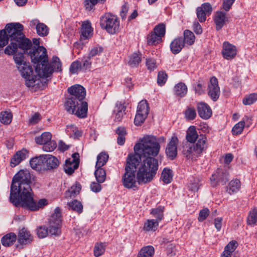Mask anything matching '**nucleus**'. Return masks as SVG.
<instances>
[{"label": "nucleus", "mask_w": 257, "mask_h": 257, "mask_svg": "<svg viewBox=\"0 0 257 257\" xmlns=\"http://www.w3.org/2000/svg\"><path fill=\"white\" fill-rule=\"evenodd\" d=\"M31 176L27 170H20L13 177L11 185L10 201L16 207L31 211L38 210L47 204L46 199L38 201L33 198L30 186Z\"/></svg>", "instance_id": "f257e3e1"}, {"label": "nucleus", "mask_w": 257, "mask_h": 257, "mask_svg": "<svg viewBox=\"0 0 257 257\" xmlns=\"http://www.w3.org/2000/svg\"><path fill=\"white\" fill-rule=\"evenodd\" d=\"M141 157V165L136 178L139 184H146L151 182L157 174L159 168L158 160L154 157Z\"/></svg>", "instance_id": "f03ea898"}, {"label": "nucleus", "mask_w": 257, "mask_h": 257, "mask_svg": "<svg viewBox=\"0 0 257 257\" xmlns=\"http://www.w3.org/2000/svg\"><path fill=\"white\" fill-rule=\"evenodd\" d=\"M160 145L157 138L153 136H144L141 140V143L134 146V154H138L142 157H156L160 150ZM141 160V159H140Z\"/></svg>", "instance_id": "7ed1b4c3"}, {"label": "nucleus", "mask_w": 257, "mask_h": 257, "mask_svg": "<svg viewBox=\"0 0 257 257\" xmlns=\"http://www.w3.org/2000/svg\"><path fill=\"white\" fill-rule=\"evenodd\" d=\"M140 157L138 154L128 155L125 167V173L122 176V181L123 186L127 188L136 187V172L137 167L140 164Z\"/></svg>", "instance_id": "20e7f679"}, {"label": "nucleus", "mask_w": 257, "mask_h": 257, "mask_svg": "<svg viewBox=\"0 0 257 257\" xmlns=\"http://www.w3.org/2000/svg\"><path fill=\"white\" fill-rule=\"evenodd\" d=\"M69 95L67 97L65 103V109L68 112H73V109L78 105V102L84 101L86 90L80 84H75L67 89Z\"/></svg>", "instance_id": "39448f33"}, {"label": "nucleus", "mask_w": 257, "mask_h": 257, "mask_svg": "<svg viewBox=\"0 0 257 257\" xmlns=\"http://www.w3.org/2000/svg\"><path fill=\"white\" fill-rule=\"evenodd\" d=\"M62 64L58 57H53L50 64L48 61L44 64V66H36L35 71L38 75L42 78L49 77L54 71L61 72L62 70Z\"/></svg>", "instance_id": "423d86ee"}, {"label": "nucleus", "mask_w": 257, "mask_h": 257, "mask_svg": "<svg viewBox=\"0 0 257 257\" xmlns=\"http://www.w3.org/2000/svg\"><path fill=\"white\" fill-rule=\"evenodd\" d=\"M100 25L108 33L114 34L119 29V21L116 16L107 13L100 18Z\"/></svg>", "instance_id": "0eeeda50"}, {"label": "nucleus", "mask_w": 257, "mask_h": 257, "mask_svg": "<svg viewBox=\"0 0 257 257\" xmlns=\"http://www.w3.org/2000/svg\"><path fill=\"white\" fill-rule=\"evenodd\" d=\"M62 219L61 209L57 207L54 210V213L50 216L48 221L49 234L51 236H59L61 234Z\"/></svg>", "instance_id": "6e6552de"}, {"label": "nucleus", "mask_w": 257, "mask_h": 257, "mask_svg": "<svg viewBox=\"0 0 257 257\" xmlns=\"http://www.w3.org/2000/svg\"><path fill=\"white\" fill-rule=\"evenodd\" d=\"M229 174L225 169H218L210 178L212 186L215 187L218 184L225 185L228 181Z\"/></svg>", "instance_id": "1a4fd4ad"}, {"label": "nucleus", "mask_w": 257, "mask_h": 257, "mask_svg": "<svg viewBox=\"0 0 257 257\" xmlns=\"http://www.w3.org/2000/svg\"><path fill=\"white\" fill-rule=\"evenodd\" d=\"M208 94L213 101H216L219 97L220 88L217 79L215 77H212L210 78L208 86Z\"/></svg>", "instance_id": "9d476101"}, {"label": "nucleus", "mask_w": 257, "mask_h": 257, "mask_svg": "<svg viewBox=\"0 0 257 257\" xmlns=\"http://www.w3.org/2000/svg\"><path fill=\"white\" fill-rule=\"evenodd\" d=\"M212 11L211 5L208 3H205L196 9V15L199 21L204 22L206 20V16H209Z\"/></svg>", "instance_id": "9b49d317"}, {"label": "nucleus", "mask_w": 257, "mask_h": 257, "mask_svg": "<svg viewBox=\"0 0 257 257\" xmlns=\"http://www.w3.org/2000/svg\"><path fill=\"white\" fill-rule=\"evenodd\" d=\"M178 142L177 137L173 136L167 146L165 153L170 160H174L177 156Z\"/></svg>", "instance_id": "f8f14e48"}, {"label": "nucleus", "mask_w": 257, "mask_h": 257, "mask_svg": "<svg viewBox=\"0 0 257 257\" xmlns=\"http://www.w3.org/2000/svg\"><path fill=\"white\" fill-rule=\"evenodd\" d=\"M206 141V138L205 135L203 134H200L196 144L191 145L193 148V151H194V155L198 157L200 156L202 153L206 149L207 146Z\"/></svg>", "instance_id": "ddd939ff"}, {"label": "nucleus", "mask_w": 257, "mask_h": 257, "mask_svg": "<svg viewBox=\"0 0 257 257\" xmlns=\"http://www.w3.org/2000/svg\"><path fill=\"white\" fill-rule=\"evenodd\" d=\"M17 240L20 244L26 245L32 242L33 237L27 228L23 227L19 231Z\"/></svg>", "instance_id": "4468645a"}, {"label": "nucleus", "mask_w": 257, "mask_h": 257, "mask_svg": "<svg viewBox=\"0 0 257 257\" xmlns=\"http://www.w3.org/2000/svg\"><path fill=\"white\" fill-rule=\"evenodd\" d=\"M213 21L215 25V29L218 31L228 22V18L226 16L225 12L217 11L214 14Z\"/></svg>", "instance_id": "2eb2a0df"}, {"label": "nucleus", "mask_w": 257, "mask_h": 257, "mask_svg": "<svg viewBox=\"0 0 257 257\" xmlns=\"http://www.w3.org/2000/svg\"><path fill=\"white\" fill-rule=\"evenodd\" d=\"M236 48L235 46L227 42H225L223 45L222 54L224 58L227 60H231L236 55Z\"/></svg>", "instance_id": "dca6fc26"}, {"label": "nucleus", "mask_w": 257, "mask_h": 257, "mask_svg": "<svg viewBox=\"0 0 257 257\" xmlns=\"http://www.w3.org/2000/svg\"><path fill=\"white\" fill-rule=\"evenodd\" d=\"M73 112H68L70 114L76 115L78 117L84 118L87 117L88 104L85 101L78 102V105L73 109Z\"/></svg>", "instance_id": "f3484780"}, {"label": "nucleus", "mask_w": 257, "mask_h": 257, "mask_svg": "<svg viewBox=\"0 0 257 257\" xmlns=\"http://www.w3.org/2000/svg\"><path fill=\"white\" fill-rule=\"evenodd\" d=\"M197 109L199 116L203 119H208L211 116V109L209 106L205 102H198L197 104Z\"/></svg>", "instance_id": "a211bd4d"}, {"label": "nucleus", "mask_w": 257, "mask_h": 257, "mask_svg": "<svg viewBox=\"0 0 257 257\" xmlns=\"http://www.w3.org/2000/svg\"><path fill=\"white\" fill-rule=\"evenodd\" d=\"M44 168L45 170H49L56 168L59 165V161L55 157L49 155H44Z\"/></svg>", "instance_id": "6ab92c4d"}, {"label": "nucleus", "mask_w": 257, "mask_h": 257, "mask_svg": "<svg viewBox=\"0 0 257 257\" xmlns=\"http://www.w3.org/2000/svg\"><path fill=\"white\" fill-rule=\"evenodd\" d=\"M92 32L91 23L88 21L84 22L81 26L80 41L89 39L92 36Z\"/></svg>", "instance_id": "aec40b11"}, {"label": "nucleus", "mask_w": 257, "mask_h": 257, "mask_svg": "<svg viewBox=\"0 0 257 257\" xmlns=\"http://www.w3.org/2000/svg\"><path fill=\"white\" fill-rule=\"evenodd\" d=\"M44 155H40L32 158L30 161V164L32 168L37 171H45Z\"/></svg>", "instance_id": "412c9836"}, {"label": "nucleus", "mask_w": 257, "mask_h": 257, "mask_svg": "<svg viewBox=\"0 0 257 257\" xmlns=\"http://www.w3.org/2000/svg\"><path fill=\"white\" fill-rule=\"evenodd\" d=\"M28 153L26 150L18 151L11 159L10 162L11 166L14 167L20 164L21 161L26 158Z\"/></svg>", "instance_id": "4be33fe9"}, {"label": "nucleus", "mask_w": 257, "mask_h": 257, "mask_svg": "<svg viewBox=\"0 0 257 257\" xmlns=\"http://www.w3.org/2000/svg\"><path fill=\"white\" fill-rule=\"evenodd\" d=\"M184 46L182 37H177L173 40L170 44V49L174 54H178Z\"/></svg>", "instance_id": "5701e85b"}, {"label": "nucleus", "mask_w": 257, "mask_h": 257, "mask_svg": "<svg viewBox=\"0 0 257 257\" xmlns=\"http://www.w3.org/2000/svg\"><path fill=\"white\" fill-rule=\"evenodd\" d=\"M126 107L121 102H117L113 110V115L115 121H120L125 114Z\"/></svg>", "instance_id": "b1692460"}, {"label": "nucleus", "mask_w": 257, "mask_h": 257, "mask_svg": "<svg viewBox=\"0 0 257 257\" xmlns=\"http://www.w3.org/2000/svg\"><path fill=\"white\" fill-rule=\"evenodd\" d=\"M199 138V135L197 134L196 127L194 126H190L186 133V139L187 142L193 143H195Z\"/></svg>", "instance_id": "393cba45"}, {"label": "nucleus", "mask_w": 257, "mask_h": 257, "mask_svg": "<svg viewBox=\"0 0 257 257\" xmlns=\"http://www.w3.org/2000/svg\"><path fill=\"white\" fill-rule=\"evenodd\" d=\"M18 69L25 79L31 78L33 72L32 67L27 63L22 66H18Z\"/></svg>", "instance_id": "a878e982"}, {"label": "nucleus", "mask_w": 257, "mask_h": 257, "mask_svg": "<svg viewBox=\"0 0 257 257\" xmlns=\"http://www.w3.org/2000/svg\"><path fill=\"white\" fill-rule=\"evenodd\" d=\"M17 239L15 233L11 232L4 236L1 239L2 244L5 246H10L14 244Z\"/></svg>", "instance_id": "bb28decb"}, {"label": "nucleus", "mask_w": 257, "mask_h": 257, "mask_svg": "<svg viewBox=\"0 0 257 257\" xmlns=\"http://www.w3.org/2000/svg\"><path fill=\"white\" fill-rule=\"evenodd\" d=\"M174 92L175 95L180 97H183L187 94V86L184 83L180 82L174 86Z\"/></svg>", "instance_id": "cd10ccee"}, {"label": "nucleus", "mask_w": 257, "mask_h": 257, "mask_svg": "<svg viewBox=\"0 0 257 257\" xmlns=\"http://www.w3.org/2000/svg\"><path fill=\"white\" fill-rule=\"evenodd\" d=\"M78 163H73L71 161V159L69 158L66 159L65 161V164L64 166V170L65 172L68 175L72 174L74 170L77 169L78 168Z\"/></svg>", "instance_id": "c85d7f7f"}, {"label": "nucleus", "mask_w": 257, "mask_h": 257, "mask_svg": "<svg viewBox=\"0 0 257 257\" xmlns=\"http://www.w3.org/2000/svg\"><path fill=\"white\" fill-rule=\"evenodd\" d=\"M240 188V182L238 179L231 181L227 187V192L230 194L238 192Z\"/></svg>", "instance_id": "c756f323"}, {"label": "nucleus", "mask_w": 257, "mask_h": 257, "mask_svg": "<svg viewBox=\"0 0 257 257\" xmlns=\"http://www.w3.org/2000/svg\"><path fill=\"white\" fill-rule=\"evenodd\" d=\"M154 248L151 245L143 247L140 251L138 257H152L154 254Z\"/></svg>", "instance_id": "7c9ffc66"}, {"label": "nucleus", "mask_w": 257, "mask_h": 257, "mask_svg": "<svg viewBox=\"0 0 257 257\" xmlns=\"http://www.w3.org/2000/svg\"><path fill=\"white\" fill-rule=\"evenodd\" d=\"M161 178L165 184L170 183L173 178V171L172 170L165 168L162 172Z\"/></svg>", "instance_id": "2f4dec72"}, {"label": "nucleus", "mask_w": 257, "mask_h": 257, "mask_svg": "<svg viewBox=\"0 0 257 257\" xmlns=\"http://www.w3.org/2000/svg\"><path fill=\"white\" fill-rule=\"evenodd\" d=\"M52 135L49 132H44L40 136L36 137L35 139L37 144L44 145L51 140Z\"/></svg>", "instance_id": "473e14b6"}, {"label": "nucleus", "mask_w": 257, "mask_h": 257, "mask_svg": "<svg viewBox=\"0 0 257 257\" xmlns=\"http://www.w3.org/2000/svg\"><path fill=\"white\" fill-rule=\"evenodd\" d=\"M95 168L94 175L97 181L99 183H103L106 179L105 171L101 167H95Z\"/></svg>", "instance_id": "72a5a7b5"}, {"label": "nucleus", "mask_w": 257, "mask_h": 257, "mask_svg": "<svg viewBox=\"0 0 257 257\" xmlns=\"http://www.w3.org/2000/svg\"><path fill=\"white\" fill-rule=\"evenodd\" d=\"M116 133L118 135L117 143L119 145H123L125 141V136L126 132L124 127H118L116 130Z\"/></svg>", "instance_id": "f704fd0d"}, {"label": "nucleus", "mask_w": 257, "mask_h": 257, "mask_svg": "<svg viewBox=\"0 0 257 257\" xmlns=\"http://www.w3.org/2000/svg\"><path fill=\"white\" fill-rule=\"evenodd\" d=\"M184 43L191 45L194 42L195 37L193 32L188 30H186L184 32V37L183 38Z\"/></svg>", "instance_id": "c9c22d12"}, {"label": "nucleus", "mask_w": 257, "mask_h": 257, "mask_svg": "<svg viewBox=\"0 0 257 257\" xmlns=\"http://www.w3.org/2000/svg\"><path fill=\"white\" fill-rule=\"evenodd\" d=\"M159 225V222L155 219L148 220L144 225V230L147 231H155Z\"/></svg>", "instance_id": "e433bc0d"}, {"label": "nucleus", "mask_w": 257, "mask_h": 257, "mask_svg": "<svg viewBox=\"0 0 257 257\" xmlns=\"http://www.w3.org/2000/svg\"><path fill=\"white\" fill-rule=\"evenodd\" d=\"M108 155L105 152L100 153L97 157V161L95 167H102L107 162L108 159Z\"/></svg>", "instance_id": "4c0bfd02"}, {"label": "nucleus", "mask_w": 257, "mask_h": 257, "mask_svg": "<svg viewBox=\"0 0 257 257\" xmlns=\"http://www.w3.org/2000/svg\"><path fill=\"white\" fill-rule=\"evenodd\" d=\"M149 107L147 100H143L141 101L138 105L137 112L144 114L145 115H147L149 114Z\"/></svg>", "instance_id": "58836bf2"}, {"label": "nucleus", "mask_w": 257, "mask_h": 257, "mask_svg": "<svg viewBox=\"0 0 257 257\" xmlns=\"http://www.w3.org/2000/svg\"><path fill=\"white\" fill-rule=\"evenodd\" d=\"M37 34L41 37L47 36L49 34V29L44 23H38L36 27Z\"/></svg>", "instance_id": "ea45409f"}, {"label": "nucleus", "mask_w": 257, "mask_h": 257, "mask_svg": "<svg viewBox=\"0 0 257 257\" xmlns=\"http://www.w3.org/2000/svg\"><path fill=\"white\" fill-rule=\"evenodd\" d=\"M194 151L192 146H184L183 147L182 153L183 155L187 159H191V160H195L197 156L194 155Z\"/></svg>", "instance_id": "a19ab883"}, {"label": "nucleus", "mask_w": 257, "mask_h": 257, "mask_svg": "<svg viewBox=\"0 0 257 257\" xmlns=\"http://www.w3.org/2000/svg\"><path fill=\"white\" fill-rule=\"evenodd\" d=\"M105 243H97L94 247V255L96 257H99L104 253L105 250Z\"/></svg>", "instance_id": "79ce46f5"}, {"label": "nucleus", "mask_w": 257, "mask_h": 257, "mask_svg": "<svg viewBox=\"0 0 257 257\" xmlns=\"http://www.w3.org/2000/svg\"><path fill=\"white\" fill-rule=\"evenodd\" d=\"M148 44L150 45H156L161 41L162 37L154 32L151 33L148 36Z\"/></svg>", "instance_id": "37998d69"}, {"label": "nucleus", "mask_w": 257, "mask_h": 257, "mask_svg": "<svg viewBox=\"0 0 257 257\" xmlns=\"http://www.w3.org/2000/svg\"><path fill=\"white\" fill-rule=\"evenodd\" d=\"M164 207L159 206L158 208L153 209L151 211V214L156 218V220L160 221L163 218Z\"/></svg>", "instance_id": "c03bdc74"}, {"label": "nucleus", "mask_w": 257, "mask_h": 257, "mask_svg": "<svg viewBox=\"0 0 257 257\" xmlns=\"http://www.w3.org/2000/svg\"><path fill=\"white\" fill-rule=\"evenodd\" d=\"M141 61V54L134 53L130 58L128 64L132 67H136Z\"/></svg>", "instance_id": "a18cd8bd"}, {"label": "nucleus", "mask_w": 257, "mask_h": 257, "mask_svg": "<svg viewBox=\"0 0 257 257\" xmlns=\"http://www.w3.org/2000/svg\"><path fill=\"white\" fill-rule=\"evenodd\" d=\"M68 205L72 210L81 213L83 211V205L81 203L77 200H74L69 203Z\"/></svg>", "instance_id": "49530a36"}, {"label": "nucleus", "mask_w": 257, "mask_h": 257, "mask_svg": "<svg viewBox=\"0 0 257 257\" xmlns=\"http://www.w3.org/2000/svg\"><path fill=\"white\" fill-rule=\"evenodd\" d=\"M12 114L11 112L7 111L2 112L0 113V121L5 124H8L11 122Z\"/></svg>", "instance_id": "de8ad7c7"}, {"label": "nucleus", "mask_w": 257, "mask_h": 257, "mask_svg": "<svg viewBox=\"0 0 257 257\" xmlns=\"http://www.w3.org/2000/svg\"><path fill=\"white\" fill-rule=\"evenodd\" d=\"M257 222V208L250 211L247 217V222L248 225L254 224Z\"/></svg>", "instance_id": "09e8293b"}, {"label": "nucleus", "mask_w": 257, "mask_h": 257, "mask_svg": "<svg viewBox=\"0 0 257 257\" xmlns=\"http://www.w3.org/2000/svg\"><path fill=\"white\" fill-rule=\"evenodd\" d=\"M185 117L189 120H193L196 116V112L195 108L192 107H188L184 112Z\"/></svg>", "instance_id": "8fccbe9b"}, {"label": "nucleus", "mask_w": 257, "mask_h": 257, "mask_svg": "<svg viewBox=\"0 0 257 257\" xmlns=\"http://www.w3.org/2000/svg\"><path fill=\"white\" fill-rule=\"evenodd\" d=\"M81 189V186L80 184L76 182L74 185L71 186L68 192L70 194V197H74L80 192Z\"/></svg>", "instance_id": "3c124183"}, {"label": "nucleus", "mask_w": 257, "mask_h": 257, "mask_svg": "<svg viewBox=\"0 0 257 257\" xmlns=\"http://www.w3.org/2000/svg\"><path fill=\"white\" fill-rule=\"evenodd\" d=\"M257 100V94L253 93L246 96L243 99L242 103L244 105H250Z\"/></svg>", "instance_id": "603ef678"}, {"label": "nucleus", "mask_w": 257, "mask_h": 257, "mask_svg": "<svg viewBox=\"0 0 257 257\" xmlns=\"http://www.w3.org/2000/svg\"><path fill=\"white\" fill-rule=\"evenodd\" d=\"M245 122L244 121H240L236 123L232 129V133L233 135L240 134L243 131Z\"/></svg>", "instance_id": "864d4df0"}, {"label": "nucleus", "mask_w": 257, "mask_h": 257, "mask_svg": "<svg viewBox=\"0 0 257 257\" xmlns=\"http://www.w3.org/2000/svg\"><path fill=\"white\" fill-rule=\"evenodd\" d=\"M57 147V144L54 141H49L46 144L43 145V150L45 152H52L54 151Z\"/></svg>", "instance_id": "5fc2aeb1"}, {"label": "nucleus", "mask_w": 257, "mask_h": 257, "mask_svg": "<svg viewBox=\"0 0 257 257\" xmlns=\"http://www.w3.org/2000/svg\"><path fill=\"white\" fill-rule=\"evenodd\" d=\"M80 70H82L81 62L80 61H76L71 64L70 67V72L71 73L76 74Z\"/></svg>", "instance_id": "6e6d98bb"}, {"label": "nucleus", "mask_w": 257, "mask_h": 257, "mask_svg": "<svg viewBox=\"0 0 257 257\" xmlns=\"http://www.w3.org/2000/svg\"><path fill=\"white\" fill-rule=\"evenodd\" d=\"M15 62L18 66H22L23 64H26L27 62L24 61V56L23 53H18L14 56Z\"/></svg>", "instance_id": "4d7b16f0"}, {"label": "nucleus", "mask_w": 257, "mask_h": 257, "mask_svg": "<svg viewBox=\"0 0 257 257\" xmlns=\"http://www.w3.org/2000/svg\"><path fill=\"white\" fill-rule=\"evenodd\" d=\"M103 51V48L102 47H94L90 51L88 56L92 59L93 57L100 55Z\"/></svg>", "instance_id": "13d9d810"}, {"label": "nucleus", "mask_w": 257, "mask_h": 257, "mask_svg": "<svg viewBox=\"0 0 257 257\" xmlns=\"http://www.w3.org/2000/svg\"><path fill=\"white\" fill-rule=\"evenodd\" d=\"M105 0H85V9L88 11L91 10L93 7L98 2L103 3Z\"/></svg>", "instance_id": "bf43d9fd"}, {"label": "nucleus", "mask_w": 257, "mask_h": 257, "mask_svg": "<svg viewBox=\"0 0 257 257\" xmlns=\"http://www.w3.org/2000/svg\"><path fill=\"white\" fill-rule=\"evenodd\" d=\"M147 117V115H145L144 114L137 112L134 119L135 124L137 126L141 125L144 122Z\"/></svg>", "instance_id": "052dcab7"}, {"label": "nucleus", "mask_w": 257, "mask_h": 257, "mask_svg": "<svg viewBox=\"0 0 257 257\" xmlns=\"http://www.w3.org/2000/svg\"><path fill=\"white\" fill-rule=\"evenodd\" d=\"M237 246V242L235 240L230 241L225 247L224 251L231 254Z\"/></svg>", "instance_id": "680f3d73"}, {"label": "nucleus", "mask_w": 257, "mask_h": 257, "mask_svg": "<svg viewBox=\"0 0 257 257\" xmlns=\"http://www.w3.org/2000/svg\"><path fill=\"white\" fill-rule=\"evenodd\" d=\"M91 59L88 56L84 57L82 59L81 62V68L82 71H85L89 69L91 65Z\"/></svg>", "instance_id": "e2e57ef3"}, {"label": "nucleus", "mask_w": 257, "mask_h": 257, "mask_svg": "<svg viewBox=\"0 0 257 257\" xmlns=\"http://www.w3.org/2000/svg\"><path fill=\"white\" fill-rule=\"evenodd\" d=\"M49 234V230L47 227L41 226L37 228V234L39 238H44Z\"/></svg>", "instance_id": "0e129e2a"}, {"label": "nucleus", "mask_w": 257, "mask_h": 257, "mask_svg": "<svg viewBox=\"0 0 257 257\" xmlns=\"http://www.w3.org/2000/svg\"><path fill=\"white\" fill-rule=\"evenodd\" d=\"M168 76L167 74L163 71H160L158 73L157 83L160 86L163 85L166 82Z\"/></svg>", "instance_id": "69168bd1"}, {"label": "nucleus", "mask_w": 257, "mask_h": 257, "mask_svg": "<svg viewBox=\"0 0 257 257\" xmlns=\"http://www.w3.org/2000/svg\"><path fill=\"white\" fill-rule=\"evenodd\" d=\"M154 32L163 37L165 34V25L163 24L158 25L155 27Z\"/></svg>", "instance_id": "338daca9"}, {"label": "nucleus", "mask_w": 257, "mask_h": 257, "mask_svg": "<svg viewBox=\"0 0 257 257\" xmlns=\"http://www.w3.org/2000/svg\"><path fill=\"white\" fill-rule=\"evenodd\" d=\"M209 210L207 208H205L201 210L199 212V216L198 217V221L199 222H202L209 215Z\"/></svg>", "instance_id": "774afa93"}]
</instances>
